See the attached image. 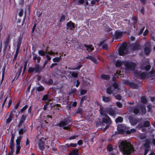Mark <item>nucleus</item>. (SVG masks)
<instances>
[{"label": "nucleus", "mask_w": 155, "mask_h": 155, "mask_svg": "<svg viewBox=\"0 0 155 155\" xmlns=\"http://www.w3.org/2000/svg\"><path fill=\"white\" fill-rule=\"evenodd\" d=\"M21 138L22 137L20 135L16 140V150L15 153L16 154L19 153L21 147L22 146V143H21Z\"/></svg>", "instance_id": "9d476101"}, {"label": "nucleus", "mask_w": 155, "mask_h": 155, "mask_svg": "<svg viewBox=\"0 0 155 155\" xmlns=\"http://www.w3.org/2000/svg\"><path fill=\"white\" fill-rule=\"evenodd\" d=\"M25 131L22 128L20 129L18 131L19 134H22L25 132Z\"/></svg>", "instance_id": "09e8293b"}, {"label": "nucleus", "mask_w": 155, "mask_h": 155, "mask_svg": "<svg viewBox=\"0 0 155 155\" xmlns=\"http://www.w3.org/2000/svg\"><path fill=\"white\" fill-rule=\"evenodd\" d=\"M148 78L150 80H152L154 79L155 78V75L154 74V71L152 70L148 74Z\"/></svg>", "instance_id": "a211bd4d"}, {"label": "nucleus", "mask_w": 155, "mask_h": 155, "mask_svg": "<svg viewBox=\"0 0 155 155\" xmlns=\"http://www.w3.org/2000/svg\"><path fill=\"white\" fill-rule=\"evenodd\" d=\"M150 48L149 47H146L144 49V52L147 55L150 54Z\"/></svg>", "instance_id": "7c9ffc66"}, {"label": "nucleus", "mask_w": 155, "mask_h": 155, "mask_svg": "<svg viewBox=\"0 0 155 155\" xmlns=\"http://www.w3.org/2000/svg\"><path fill=\"white\" fill-rule=\"evenodd\" d=\"M27 63L26 62H25V64L24 65V68H23V72L22 74V75H23V74L24 73V72H25L27 67Z\"/></svg>", "instance_id": "49530a36"}, {"label": "nucleus", "mask_w": 155, "mask_h": 155, "mask_svg": "<svg viewBox=\"0 0 155 155\" xmlns=\"http://www.w3.org/2000/svg\"><path fill=\"white\" fill-rule=\"evenodd\" d=\"M117 105L119 108H121L122 107V104L120 103V102H117L116 103Z\"/></svg>", "instance_id": "de8ad7c7"}, {"label": "nucleus", "mask_w": 155, "mask_h": 155, "mask_svg": "<svg viewBox=\"0 0 155 155\" xmlns=\"http://www.w3.org/2000/svg\"><path fill=\"white\" fill-rule=\"evenodd\" d=\"M82 66V65L80 64H79L77 67L75 68V70H79V69Z\"/></svg>", "instance_id": "69168bd1"}, {"label": "nucleus", "mask_w": 155, "mask_h": 155, "mask_svg": "<svg viewBox=\"0 0 155 155\" xmlns=\"http://www.w3.org/2000/svg\"><path fill=\"white\" fill-rule=\"evenodd\" d=\"M102 115L103 116L102 120L103 123L109 124H111V121L110 118L106 114Z\"/></svg>", "instance_id": "ddd939ff"}, {"label": "nucleus", "mask_w": 155, "mask_h": 155, "mask_svg": "<svg viewBox=\"0 0 155 155\" xmlns=\"http://www.w3.org/2000/svg\"><path fill=\"white\" fill-rule=\"evenodd\" d=\"M13 116L12 115H10L8 118L6 120L7 123H9L12 120Z\"/></svg>", "instance_id": "c9c22d12"}, {"label": "nucleus", "mask_w": 155, "mask_h": 155, "mask_svg": "<svg viewBox=\"0 0 155 155\" xmlns=\"http://www.w3.org/2000/svg\"><path fill=\"white\" fill-rule=\"evenodd\" d=\"M9 97V95H8L7 97H5L4 101V102H3V103L2 104V106H4L5 102H6V101H7V99Z\"/></svg>", "instance_id": "13d9d810"}, {"label": "nucleus", "mask_w": 155, "mask_h": 155, "mask_svg": "<svg viewBox=\"0 0 155 155\" xmlns=\"http://www.w3.org/2000/svg\"><path fill=\"white\" fill-rule=\"evenodd\" d=\"M18 51H19V50L16 49L15 53L14 55V60L15 59L17 58V56L18 55Z\"/></svg>", "instance_id": "8fccbe9b"}, {"label": "nucleus", "mask_w": 155, "mask_h": 155, "mask_svg": "<svg viewBox=\"0 0 155 155\" xmlns=\"http://www.w3.org/2000/svg\"><path fill=\"white\" fill-rule=\"evenodd\" d=\"M134 76L141 79H144L146 77V74L144 73H141L138 71L135 72L134 74Z\"/></svg>", "instance_id": "f8f14e48"}, {"label": "nucleus", "mask_w": 155, "mask_h": 155, "mask_svg": "<svg viewBox=\"0 0 155 155\" xmlns=\"http://www.w3.org/2000/svg\"><path fill=\"white\" fill-rule=\"evenodd\" d=\"M103 48L104 49H108V45H107L105 44H104L103 46Z\"/></svg>", "instance_id": "6e6d98bb"}, {"label": "nucleus", "mask_w": 155, "mask_h": 155, "mask_svg": "<svg viewBox=\"0 0 155 155\" xmlns=\"http://www.w3.org/2000/svg\"><path fill=\"white\" fill-rule=\"evenodd\" d=\"M68 72L71 74V75L74 78L77 77L78 74V72H74L73 71H69Z\"/></svg>", "instance_id": "b1692460"}, {"label": "nucleus", "mask_w": 155, "mask_h": 155, "mask_svg": "<svg viewBox=\"0 0 155 155\" xmlns=\"http://www.w3.org/2000/svg\"><path fill=\"white\" fill-rule=\"evenodd\" d=\"M84 0H79L78 2L79 4H83L84 3Z\"/></svg>", "instance_id": "052dcab7"}, {"label": "nucleus", "mask_w": 155, "mask_h": 155, "mask_svg": "<svg viewBox=\"0 0 155 155\" xmlns=\"http://www.w3.org/2000/svg\"><path fill=\"white\" fill-rule=\"evenodd\" d=\"M66 25L67 29L69 30H73L75 28L74 23L71 21L68 22L67 24Z\"/></svg>", "instance_id": "dca6fc26"}, {"label": "nucleus", "mask_w": 155, "mask_h": 155, "mask_svg": "<svg viewBox=\"0 0 155 155\" xmlns=\"http://www.w3.org/2000/svg\"><path fill=\"white\" fill-rule=\"evenodd\" d=\"M29 140L28 139H27L26 142V146L28 145L29 147Z\"/></svg>", "instance_id": "680f3d73"}, {"label": "nucleus", "mask_w": 155, "mask_h": 155, "mask_svg": "<svg viewBox=\"0 0 155 155\" xmlns=\"http://www.w3.org/2000/svg\"><path fill=\"white\" fill-rule=\"evenodd\" d=\"M120 150L124 153L130 155L133 153L134 148L132 145L126 141H123L119 145Z\"/></svg>", "instance_id": "f03ea898"}, {"label": "nucleus", "mask_w": 155, "mask_h": 155, "mask_svg": "<svg viewBox=\"0 0 155 155\" xmlns=\"http://www.w3.org/2000/svg\"><path fill=\"white\" fill-rule=\"evenodd\" d=\"M23 11L22 9H21L20 11L18 13V15L20 17H21L23 15Z\"/></svg>", "instance_id": "864d4df0"}, {"label": "nucleus", "mask_w": 155, "mask_h": 155, "mask_svg": "<svg viewBox=\"0 0 155 155\" xmlns=\"http://www.w3.org/2000/svg\"><path fill=\"white\" fill-rule=\"evenodd\" d=\"M48 95L47 94H46L42 98L43 100L46 101L48 100Z\"/></svg>", "instance_id": "a18cd8bd"}, {"label": "nucleus", "mask_w": 155, "mask_h": 155, "mask_svg": "<svg viewBox=\"0 0 155 155\" xmlns=\"http://www.w3.org/2000/svg\"><path fill=\"white\" fill-rule=\"evenodd\" d=\"M90 0H86V1H90ZM99 0H92L91 2V3L92 5H94L96 3H98L99 1Z\"/></svg>", "instance_id": "79ce46f5"}, {"label": "nucleus", "mask_w": 155, "mask_h": 155, "mask_svg": "<svg viewBox=\"0 0 155 155\" xmlns=\"http://www.w3.org/2000/svg\"><path fill=\"white\" fill-rule=\"evenodd\" d=\"M9 144L12 152H13L14 150V141L10 140Z\"/></svg>", "instance_id": "cd10ccee"}, {"label": "nucleus", "mask_w": 155, "mask_h": 155, "mask_svg": "<svg viewBox=\"0 0 155 155\" xmlns=\"http://www.w3.org/2000/svg\"><path fill=\"white\" fill-rule=\"evenodd\" d=\"M38 53L40 55L42 56H45V54H46V51H45L42 50L38 51Z\"/></svg>", "instance_id": "2f4dec72"}, {"label": "nucleus", "mask_w": 155, "mask_h": 155, "mask_svg": "<svg viewBox=\"0 0 155 155\" xmlns=\"http://www.w3.org/2000/svg\"><path fill=\"white\" fill-rule=\"evenodd\" d=\"M21 43V40L20 38L18 39L17 41V42L15 43V44H17V47L16 48L17 50H19L20 47Z\"/></svg>", "instance_id": "5701e85b"}, {"label": "nucleus", "mask_w": 155, "mask_h": 155, "mask_svg": "<svg viewBox=\"0 0 155 155\" xmlns=\"http://www.w3.org/2000/svg\"><path fill=\"white\" fill-rule=\"evenodd\" d=\"M37 58V55L35 54H33V60H35Z\"/></svg>", "instance_id": "774afa93"}, {"label": "nucleus", "mask_w": 155, "mask_h": 155, "mask_svg": "<svg viewBox=\"0 0 155 155\" xmlns=\"http://www.w3.org/2000/svg\"><path fill=\"white\" fill-rule=\"evenodd\" d=\"M86 58L90 59L95 64H97V60L94 56H88L86 57Z\"/></svg>", "instance_id": "aec40b11"}, {"label": "nucleus", "mask_w": 155, "mask_h": 155, "mask_svg": "<svg viewBox=\"0 0 155 155\" xmlns=\"http://www.w3.org/2000/svg\"><path fill=\"white\" fill-rule=\"evenodd\" d=\"M87 92V91L85 90H83L81 91V95H84Z\"/></svg>", "instance_id": "5fc2aeb1"}, {"label": "nucleus", "mask_w": 155, "mask_h": 155, "mask_svg": "<svg viewBox=\"0 0 155 155\" xmlns=\"http://www.w3.org/2000/svg\"><path fill=\"white\" fill-rule=\"evenodd\" d=\"M78 150H74L71 151L69 155H78Z\"/></svg>", "instance_id": "a878e982"}, {"label": "nucleus", "mask_w": 155, "mask_h": 155, "mask_svg": "<svg viewBox=\"0 0 155 155\" xmlns=\"http://www.w3.org/2000/svg\"><path fill=\"white\" fill-rule=\"evenodd\" d=\"M123 64H124V61H122L120 60H118L116 62V65L117 67H120Z\"/></svg>", "instance_id": "393cba45"}, {"label": "nucleus", "mask_w": 155, "mask_h": 155, "mask_svg": "<svg viewBox=\"0 0 155 155\" xmlns=\"http://www.w3.org/2000/svg\"><path fill=\"white\" fill-rule=\"evenodd\" d=\"M52 83H53V81H52V80H51V79H49L48 80V81L46 82V83L49 85L51 84Z\"/></svg>", "instance_id": "603ef678"}, {"label": "nucleus", "mask_w": 155, "mask_h": 155, "mask_svg": "<svg viewBox=\"0 0 155 155\" xmlns=\"http://www.w3.org/2000/svg\"><path fill=\"white\" fill-rule=\"evenodd\" d=\"M22 67H21L20 68L19 70L18 71V76H19L20 75L22 71Z\"/></svg>", "instance_id": "0e129e2a"}, {"label": "nucleus", "mask_w": 155, "mask_h": 155, "mask_svg": "<svg viewBox=\"0 0 155 155\" xmlns=\"http://www.w3.org/2000/svg\"><path fill=\"white\" fill-rule=\"evenodd\" d=\"M148 32H149L148 30L147 29H146L144 31V32L143 33V35H147L148 33Z\"/></svg>", "instance_id": "bf43d9fd"}, {"label": "nucleus", "mask_w": 155, "mask_h": 155, "mask_svg": "<svg viewBox=\"0 0 155 155\" xmlns=\"http://www.w3.org/2000/svg\"><path fill=\"white\" fill-rule=\"evenodd\" d=\"M37 91H41L44 90V87L41 86H40L37 87L36 89Z\"/></svg>", "instance_id": "f704fd0d"}, {"label": "nucleus", "mask_w": 155, "mask_h": 155, "mask_svg": "<svg viewBox=\"0 0 155 155\" xmlns=\"http://www.w3.org/2000/svg\"><path fill=\"white\" fill-rule=\"evenodd\" d=\"M131 47L133 50H138L140 49V46L137 43L133 44Z\"/></svg>", "instance_id": "412c9836"}, {"label": "nucleus", "mask_w": 155, "mask_h": 155, "mask_svg": "<svg viewBox=\"0 0 155 155\" xmlns=\"http://www.w3.org/2000/svg\"><path fill=\"white\" fill-rule=\"evenodd\" d=\"M114 89H113L111 87H109L107 88V92L108 94H113L114 95L120 92V89L118 88V84L117 83H114L113 84Z\"/></svg>", "instance_id": "423d86ee"}, {"label": "nucleus", "mask_w": 155, "mask_h": 155, "mask_svg": "<svg viewBox=\"0 0 155 155\" xmlns=\"http://www.w3.org/2000/svg\"><path fill=\"white\" fill-rule=\"evenodd\" d=\"M78 137V136L77 135H74L71 136L69 138L70 139L72 140Z\"/></svg>", "instance_id": "3c124183"}, {"label": "nucleus", "mask_w": 155, "mask_h": 155, "mask_svg": "<svg viewBox=\"0 0 155 155\" xmlns=\"http://www.w3.org/2000/svg\"><path fill=\"white\" fill-rule=\"evenodd\" d=\"M132 20L133 21L134 23H136L137 22V20L136 18L133 17L132 18Z\"/></svg>", "instance_id": "e2e57ef3"}, {"label": "nucleus", "mask_w": 155, "mask_h": 155, "mask_svg": "<svg viewBox=\"0 0 155 155\" xmlns=\"http://www.w3.org/2000/svg\"><path fill=\"white\" fill-rule=\"evenodd\" d=\"M124 65L125 67V71L126 72H129L134 70L136 66L135 63L130 61H124Z\"/></svg>", "instance_id": "7ed1b4c3"}, {"label": "nucleus", "mask_w": 155, "mask_h": 155, "mask_svg": "<svg viewBox=\"0 0 155 155\" xmlns=\"http://www.w3.org/2000/svg\"><path fill=\"white\" fill-rule=\"evenodd\" d=\"M115 94L114 95V96L116 99L119 100H121V97L120 95L118 94L117 95H116V96H115Z\"/></svg>", "instance_id": "e433bc0d"}, {"label": "nucleus", "mask_w": 155, "mask_h": 155, "mask_svg": "<svg viewBox=\"0 0 155 155\" xmlns=\"http://www.w3.org/2000/svg\"><path fill=\"white\" fill-rule=\"evenodd\" d=\"M99 111L101 115L106 114H107L111 116H113L115 114V112L114 110L111 109L109 110L107 108L104 107L101 105H100Z\"/></svg>", "instance_id": "20e7f679"}, {"label": "nucleus", "mask_w": 155, "mask_h": 155, "mask_svg": "<svg viewBox=\"0 0 155 155\" xmlns=\"http://www.w3.org/2000/svg\"><path fill=\"white\" fill-rule=\"evenodd\" d=\"M102 99L103 101L104 102H109L111 100V97H107L104 96H102Z\"/></svg>", "instance_id": "4be33fe9"}, {"label": "nucleus", "mask_w": 155, "mask_h": 155, "mask_svg": "<svg viewBox=\"0 0 155 155\" xmlns=\"http://www.w3.org/2000/svg\"><path fill=\"white\" fill-rule=\"evenodd\" d=\"M122 35L123 32H122L116 31L115 33L114 38L117 41L119 40L122 38Z\"/></svg>", "instance_id": "4468645a"}, {"label": "nucleus", "mask_w": 155, "mask_h": 155, "mask_svg": "<svg viewBox=\"0 0 155 155\" xmlns=\"http://www.w3.org/2000/svg\"><path fill=\"white\" fill-rule=\"evenodd\" d=\"M72 124V122L69 119H65L61 121L59 124V126L63 127L64 129L70 131L69 126Z\"/></svg>", "instance_id": "39448f33"}, {"label": "nucleus", "mask_w": 155, "mask_h": 155, "mask_svg": "<svg viewBox=\"0 0 155 155\" xmlns=\"http://www.w3.org/2000/svg\"><path fill=\"white\" fill-rule=\"evenodd\" d=\"M124 83L125 84H127L129 85L131 87L133 88H136V86L135 84L133 83L130 82L129 81L127 80H126L124 81Z\"/></svg>", "instance_id": "6ab92c4d"}, {"label": "nucleus", "mask_w": 155, "mask_h": 155, "mask_svg": "<svg viewBox=\"0 0 155 155\" xmlns=\"http://www.w3.org/2000/svg\"><path fill=\"white\" fill-rule=\"evenodd\" d=\"M41 71V68L39 64H36L35 67H30L28 70V72L32 73H40Z\"/></svg>", "instance_id": "1a4fd4ad"}, {"label": "nucleus", "mask_w": 155, "mask_h": 155, "mask_svg": "<svg viewBox=\"0 0 155 155\" xmlns=\"http://www.w3.org/2000/svg\"><path fill=\"white\" fill-rule=\"evenodd\" d=\"M127 46V44L124 43L120 47L118 50V52L120 55L124 56L125 54L128 53Z\"/></svg>", "instance_id": "6e6552de"}, {"label": "nucleus", "mask_w": 155, "mask_h": 155, "mask_svg": "<svg viewBox=\"0 0 155 155\" xmlns=\"http://www.w3.org/2000/svg\"><path fill=\"white\" fill-rule=\"evenodd\" d=\"M123 119L122 117H118L117 118H116L115 120V122L117 123H118L119 122H120L123 121Z\"/></svg>", "instance_id": "72a5a7b5"}, {"label": "nucleus", "mask_w": 155, "mask_h": 155, "mask_svg": "<svg viewBox=\"0 0 155 155\" xmlns=\"http://www.w3.org/2000/svg\"><path fill=\"white\" fill-rule=\"evenodd\" d=\"M85 47L87 50L88 51H92L94 50V48L92 45H90L89 46L85 45Z\"/></svg>", "instance_id": "bb28decb"}, {"label": "nucleus", "mask_w": 155, "mask_h": 155, "mask_svg": "<svg viewBox=\"0 0 155 155\" xmlns=\"http://www.w3.org/2000/svg\"><path fill=\"white\" fill-rule=\"evenodd\" d=\"M107 150L109 151H111L113 150L112 147L111 145H109L107 147Z\"/></svg>", "instance_id": "58836bf2"}, {"label": "nucleus", "mask_w": 155, "mask_h": 155, "mask_svg": "<svg viewBox=\"0 0 155 155\" xmlns=\"http://www.w3.org/2000/svg\"><path fill=\"white\" fill-rule=\"evenodd\" d=\"M28 105H25L21 109L20 111L21 112H24L25 110L28 108Z\"/></svg>", "instance_id": "a19ab883"}, {"label": "nucleus", "mask_w": 155, "mask_h": 155, "mask_svg": "<svg viewBox=\"0 0 155 155\" xmlns=\"http://www.w3.org/2000/svg\"><path fill=\"white\" fill-rule=\"evenodd\" d=\"M59 148L60 150L63 152L67 151L68 150V148H66L64 146H60Z\"/></svg>", "instance_id": "c756f323"}, {"label": "nucleus", "mask_w": 155, "mask_h": 155, "mask_svg": "<svg viewBox=\"0 0 155 155\" xmlns=\"http://www.w3.org/2000/svg\"><path fill=\"white\" fill-rule=\"evenodd\" d=\"M150 125V123L149 121H146L145 122L144 124L143 125V127H147L149 126Z\"/></svg>", "instance_id": "37998d69"}, {"label": "nucleus", "mask_w": 155, "mask_h": 155, "mask_svg": "<svg viewBox=\"0 0 155 155\" xmlns=\"http://www.w3.org/2000/svg\"><path fill=\"white\" fill-rule=\"evenodd\" d=\"M9 42V39L8 38L6 40V43L7 44L6 45L5 47H6V48H8V50H10V46L9 45H8V43Z\"/></svg>", "instance_id": "4c0bfd02"}, {"label": "nucleus", "mask_w": 155, "mask_h": 155, "mask_svg": "<svg viewBox=\"0 0 155 155\" xmlns=\"http://www.w3.org/2000/svg\"><path fill=\"white\" fill-rule=\"evenodd\" d=\"M46 54L50 55H53L54 54H57L58 52H56V53L53 52L52 51H46Z\"/></svg>", "instance_id": "ea45409f"}, {"label": "nucleus", "mask_w": 155, "mask_h": 155, "mask_svg": "<svg viewBox=\"0 0 155 155\" xmlns=\"http://www.w3.org/2000/svg\"><path fill=\"white\" fill-rule=\"evenodd\" d=\"M46 140V138L42 137L41 139H39L38 142V146L39 148L41 150H43L45 148V143L43 141Z\"/></svg>", "instance_id": "9b49d317"}, {"label": "nucleus", "mask_w": 155, "mask_h": 155, "mask_svg": "<svg viewBox=\"0 0 155 155\" xmlns=\"http://www.w3.org/2000/svg\"><path fill=\"white\" fill-rule=\"evenodd\" d=\"M77 143L79 145H81L83 144V142L81 140H80L78 141Z\"/></svg>", "instance_id": "338daca9"}, {"label": "nucleus", "mask_w": 155, "mask_h": 155, "mask_svg": "<svg viewBox=\"0 0 155 155\" xmlns=\"http://www.w3.org/2000/svg\"><path fill=\"white\" fill-rule=\"evenodd\" d=\"M101 78L105 80H108L110 78V76L109 75L104 74L101 75Z\"/></svg>", "instance_id": "c85d7f7f"}, {"label": "nucleus", "mask_w": 155, "mask_h": 155, "mask_svg": "<svg viewBox=\"0 0 155 155\" xmlns=\"http://www.w3.org/2000/svg\"><path fill=\"white\" fill-rule=\"evenodd\" d=\"M150 68V66L148 61H147L146 63L141 66V68L142 70H145L146 71L149 70Z\"/></svg>", "instance_id": "2eb2a0df"}, {"label": "nucleus", "mask_w": 155, "mask_h": 155, "mask_svg": "<svg viewBox=\"0 0 155 155\" xmlns=\"http://www.w3.org/2000/svg\"><path fill=\"white\" fill-rule=\"evenodd\" d=\"M120 127L121 129H119L120 132L121 133L123 134L125 131L127 134H130L131 133H133L136 131V130L134 129H132L129 130V128L125 126H123L122 125L120 124L118 126V128Z\"/></svg>", "instance_id": "0eeeda50"}, {"label": "nucleus", "mask_w": 155, "mask_h": 155, "mask_svg": "<svg viewBox=\"0 0 155 155\" xmlns=\"http://www.w3.org/2000/svg\"><path fill=\"white\" fill-rule=\"evenodd\" d=\"M144 28L145 27L143 26V28L140 30L139 32L138 33V35H140L142 33Z\"/></svg>", "instance_id": "c03bdc74"}, {"label": "nucleus", "mask_w": 155, "mask_h": 155, "mask_svg": "<svg viewBox=\"0 0 155 155\" xmlns=\"http://www.w3.org/2000/svg\"><path fill=\"white\" fill-rule=\"evenodd\" d=\"M141 102L139 103L135 108H132L131 109L130 111H133V112L135 114H137L139 113L143 114H145L146 112L145 107V104L146 103L147 101L146 97L144 96H142L141 97Z\"/></svg>", "instance_id": "f257e3e1"}, {"label": "nucleus", "mask_w": 155, "mask_h": 155, "mask_svg": "<svg viewBox=\"0 0 155 155\" xmlns=\"http://www.w3.org/2000/svg\"><path fill=\"white\" fill-rule=\"evenodd\" d=\"M61 56H60L59 57H55L53 59V61L54 62H58L61 60Z\"/></svg>", "instance_id": "473e14b6"}, {"label": "nucleus", "mask_w": 155, "mask_h": 155, "mask_svg": "<svg viewBox=\"0 0 155 155\" xmlns=\"http://www.w3.org/2000/svg\"><path fill=\"white\" fill-rule=\"evenodd\" d=\"M26 116L24 115V114L22 115L20 122L18 124V127L21 126L24 123V121L26 120Z\"/></svg>", "instance_id": "f3484780"}, {"label": "nucleus", "mask_w": 155, "mask_h": 155, "mask_svg": "<svg viewBox=\"0 0 155 155\" xmlns=\"http://www.w3.org/2000/svg\"><path fill=\"white\" fill-rule=\"evenodd\" d=\"M77 146V144L76 143H70V146L73 147H75Z\"/></svg>", "instance_id": "4d7b16f0"}]
</instances>
